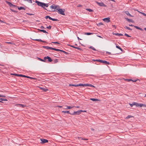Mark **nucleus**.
<instances>
[{"instance_id": "31", "label": "nucleus", "mask_w": 146, "mask_h": 146, "mask_svg": "<svg viewBox=\"0 0 146 146\" xmlns=\"http://www.w3.org/2000/svg\"><path fill=\"white\" fill-rule=\"evenodd\" d=\"M134 105L136 106L137 107H139V104L136 102H134Z\"/></svg>"}, {"instance_id": "30", "label": "nucleus", "mask_w": 146, "mask_h": 146, "mask_svg": "<svg viewBox=\"0 0 146 146\" xmlns=\"http://www.w3.org/2000/svg\"><path fill=\"white\" fill-rule=\"evenodd\" d=\"M134 105L136 106L137 107H139V104L136 102H134Z\"/></svg>"}, {"instance_id": "38", "label": "nucleus", "mask_w": 146, "mask_h": 146, "mask_svg": "<svg viewBox=\"0 0 146 146\" xmlns=\"http://www.w3.org/2000/svg\"><path fill=\"white\" fill-rule=\"evenodd\" d=\"M90 48L92 49L93 50H95V51H96V50L92 46H90Z\"/></svg>"}, {"instance_id": "20", "label": "nucleus", "mask_w": 146, "mask_h": 146, "mask_svg": "<svg viewBox=\"0 0 146 146\" xmlns=\"http://www.w3.org/2000/svg\"><path fill=\"white\" fill-rule=\"evenodd\" d=\"M17 105L18 106H19L20 107H22V108H24L25 107V106L23 104H17Z\"/></svg>"}, {"instance_id": "37", "label": "nucleus", "mask_w": 146, "mask_h": 146, "mask_svg": "<svg viewBox=\"0 0 146 146\" xmlns=\"http://www.w3.org/2000/svg\"><path fill=\"white\" fill-rule=\"evenodd\" d=\"M134 102H133L132 104H129L130 105V106L131 107H132L134 105Z\"/></svg>"}, {"instance_id": "53", "label": "nucleus", "mask_w": 146, "mask_h": 146, "mask_svg": "<svg viewBox=\"0 0 146 146\" xmlns=\"http://www.w3.org/2000/svg\"><path fill=\"white\" fill-rule=\"evenodd\" d=\"M82 111H81V112H86V110H82Z\"/></svg>"}, {"instance_id": "26", "label": "nucleus", "mask_w": 146, "mask_h": 146, "mask_svg": "<svg viewBox=\"0 0 146 146\" xmlns=\"http://www.w3.org/2000/svg\"><path fill=\"white\" fill-rule=\"evenodd\" d=\"M45 18L46 19H47L48 18L50 20H51V19H52V18H51L50 17L48 16H46L45 17Z\"/></svg>"}, {"instance_id": "36", "label": "nucleus", "mask_w": 146, "mask_h": 146, "mask_svg": "<svg viewBox=\"0 0 146 146\" xmlns=\"http://www.w3.org/2000/svg\"><path fill=\"white\" fill-rule=\"evenodd\" d=\"M138 12L140 13L141 14L143 15L144 16L146 17V14H145V13H142L139 11H138Z\"/></svg>"}, {"instance_id": "28", "label": "nucleus", "mask_w": 146, "mask_h": 146, "mask_svg": "<svg viewBox=\"0 0 146 146\" xmlns=\"http://www.w3.org/2000/svg\"><path fill=\"white\" fill-rule=\"evenodd\" d=\"M86 9L90 12H92L93 11V10L91 9Z\"/></svg>"}, {"instance_id": "4", "label": "nucleus", "mask_w": 146, "mask_h": 146, "mask_svg": "<svg viewBox=\"0 0 146 146\" xmlns=\"http://www.w3.org/2000/svg\"><path fill=\"white\" fill-rule=\"evenodd\" d=\"M50 8L52 9H56L58 11L59 9V6L53 5L50 6Z\"/></svg>"}, {"instance_id": "22", "label": "nucleus", "mask_w": 146, "mask_h": 146, "mask_svg": "<svg viewBox=\"0 0 146 146\" xmlns=\"http://www.w3.org/2000/svg\"><path fill=\"white\" fill-rule=\"evenodd\" d=\"M145 106V105L143 104H139V107H142V106Z\"/></svg>"}, {"instance_id": "62", "label": "nucleus", "mask_w": 146, "mask_h": 146, "mask_svg": "<svg viewBox=\"0 0 146 146\" xmlns=\"http://www.w3.org/2000/svg\"><path fill=\"white\" fill-rule=\"evenodd\" d=\"M2 46L1 45V44H0V48H2Z\"/></svg>"}, {"instance_id": "25", "label": "nucleus", "mask_w": 146, "mask_h": 146, "mask_svg": "<svg viewBox=\"0 0 146 146\" xmlns=\"http://www.w3.org/2000/svg\"><path fill=\"white\" fill-rule=\"evenodd\" d=\"M94 34L93 33H85V34L87 35H92Z\"/></svg>"}, {"instance_id": "8", "label": "nucleus", "mask_w": 146, "mask_h": 146, "mask_svg": "<svg viewBox=\"0 0 146 146\" xmlns=\"http://www.w3.org/2000/svg\"><path fill=\"white\" fill-rule=\"evenodd\" d=\"M46 59H47L48 60V61L49 62H51L52 60L51 59V58L50 57L48 56L45 57H44V60H46Z\"/></svg>"}, {"instance_id": "41", "label": "nucleus", "mask_w": 146, "mask_h": 146, "mask_svg": "<svg viewBox=\"0 0 146 146\" xmlns=\"http://www.w3.org/2000/svg\"><path fill=\"white\" fill-rule=\"evenodd\" d=\"M52 43H54V44H60L57 42H52Z\"/></svg>"}, {"instance_id": "40", "label": "nucleus", "mask_w": 146, "mask_h": 146, "mask_svg": "<svg viewBox=\"0 0 146 146\" xmlns=\"http://www.w3.org/2000/svg\"><path fill=\"white\" fill-rule=\"evenodd\" d=\"M51 26L50 25H49L48 27H46V28H47L48 29H51Z\"/></svg>"}, {"instance_id": "64", "label": "nucleus", "mask_w": 146, "mask_h": 146, "mask_svg": "<svg viewBox=\"0 0 146 146\" xmlns=\"http://www.w3.org/2000/svg\"><path fill=\"white\" fill-rule=\"evenodd\" d=\"M112 26H113V27H115V28H116V27H115V25H112Z\"/></svg>"}, {"instance_id": "7", "label": "nucleus", "mask_w": 146, "mask_h": 146, "mask_svg": "<svg viewBox=\"0 0 146 146\" xmlns=\"http://www.w3.org/2000/svg\"><path fill=\"white\" fill-rule=\"evenodd\" d=\"M40 140L41 141V143H47L48 142V141L46 139H40Z\"/></svg>"}, {"instance_id": "48", "label": "nucleus", "mask_w": 146, "mask_h": 146, "mask_svg": "<svg viewBox=\"0 0 146 146\" xmlns=\"http://www.w3.org/2000/svg\"><path fill=\"white\" fill-rule=\"evenodd\" d=\"M27 78H30L31 79H34V78H33L31 77H30L28 76H27Z\"/></svg>"}, {"instance_id": "49", "label": "nucleus", "mask_w": 146, "mask_h": 146, "mask_svg": "<svg viewBox=\"0 0 146 146\" xmlns=\"http://www.w3.org/2000/svg\"><path fill=\"white\" fill-rule=\"evenodd\" d=\"M134 27L137 29H139L140 28L137 26H134Z\"/></svg>"}, {"instance_id": "59", "label": "nucleus", "mask_w": 146, "mask_h": 146, "mask_svg": "<svg viewBox=\"0 0 146 146\" xmlns=\"http://www.w3.org/2000/svg\"><path fill=\"white\" fill-rule=\"evenodd\" d=\"M137 80H131V81H132L133 82H136Z\"/></svg>"}, {"instance_id": "15", "label": "nucleus", "mask_w": 146, "mask_h": 146, "mask_svg": "<svg viewBox=\"0 0 146 146\" xmlns=\"http://www.w3.org/2000/svg\"><path fill=\"white\" fill-rule=\"evenodd\" d=\"M40 88L41 90H43L45 92H46L48 90L47 89H46L44 88L40 87Z\"/></svg>"}, {"instance_id": "33", "label": "nucleus", "mask_w": 146, "mask_h": 146, "mask_svg": "<svg viewBox=\"0 0 146 146\" xmlns=\"http://www.w3.org/2000/svg\"><path fill=\"white\" fill-rule=\"evenodd\" d=\"M0 100L2 101H7V100L5 99H3V98H0Z\"/></svg>"}, {"instance_id": "51", "label": "nucleus", "mask_w": 146, "mask_h": 146, "mask_svg": "<svg viewBox=\"0 0 146 146\" xmlns=\"http://www.w3.org/2000/svg\"><path fill=\"white\" fill-rule=\"evenodd\" d=\"M40 28L41 29H44V27L42 26H41L40 27Z\"/></svg>"}, {"instance_id": "61", "label": "nucleus", "mask_w": 146, "mask_h": 146, "mask_svg": "<svg viewBox=\"0 0 146 146\" xmlns=\"http://www.w3.org/2000/svg\"><path fill=\"white\" fill-rule=\"evenodd\" d=\"M99 25H102L103 24L102 23H99Z\"/></svg>"}, {"instance_id": "19", "label": "nucleus", "mask_w": 146, "mask_h": 146, "mask_svg": "<svg viewBox=\"0 0 146 146\" xmlns=\"http://www.w3.org/2000/svg\"><path fill=\"white\" fill-rule=\"evenodd\" d=\"M86 86H88L92 87H95L93 85L91 84H86Z\"/></svg>"}, {"instance_id": "12", "label": "nucleus", "mask_w": 146, "mask_h": 146, "mask_svg": "<svg viewBox=\"0 0 146 146\" xmlns=\"http://www.w3.org/2000/svg\"><path fill=\"white\" fill-rule=\"evenodd\" d=\"M7 3L11 7H15V6L12 4L10 2L7 1Z\"/></svg>"}, {"instance_id": "2", "label": "nucleus", "mask_w": 146, "mask_h": 146, "mask_svg": "<svg viewBox=\"0 0 146 146\" xmlns=\"http://www.w3.org/2000/svg\"><path fill=\"white\" fill-rule=\"evenodd\" d=\"M94 61H98L104 64H110L109 62H108L107 61L105 60H94Z\"/></svg>"}, {"instance_id": "60", "label": "nucleus", "mask_w": 146, "mask_h": 146, "mask_svg": "<svg viewBox=\"0 0 146 146\" xmlns=\"http://www.w3.org/2000/svg\"><path fill=\"white\" fill-rule=\"evenodd\" d=\"M23 75H19V76H22V77H23Z\"/></svg>"}, {"instance_id": "9", "label": "nucleus", "mask_w": 146, "mask_h": 146, "mask_svg": "<svg viewBox=\"0 0 146 146\" xmlns=\"http://www.w3.org/2000/svg\"><path fill=\"white\" fill-rule=\"evenodd\" d=\"M103 21L104 22L108 23L110 22V18H106L104 19H103Z\"/></svg>"}, {"instance_id": "6", "label": "nucleus", "mask_w": 146, "mask_h": 146, "mask_svg": "<svg viewBox=\"0 0 146 146\" xmlns=\"http://www.w3.org/2000/svg\"><path fill=\"white\" fill-rule=\"evenodd\" d=\"M96 3L98 4L100 6L102 7H106V5H105L103 3H99L98 2H96Z\"/></svg>"}, {"instance_id": "58", "label": "nucleus", "mask_w": 146, "mask_h": 146, "mask_svg": "<svg viewBox=\"0 0 146 146\" xmlns=\"http://www.w3.org/2000/svg\"><path fill=\"white\" fill-rule=\"evenodd\" d=\"M13 75H15L16 76H19V75L17 74H13Z\"/></svg>"}, {"instance_id": "39", "label": "nucleus", "mask_w": 146, "mask_h": 146, "mask_svg": "<svg viewBox=\"0 0 146 146\" xmlns=\"http://www.w3.org/2000/svg\"><path fill=\"white\" fill-rule=\"evenodd\" d=\"M133 117L132 116H131V115H128V116H127L126 117V118L127 119H129V118Z\"/></svg>"}, {"instance_id": "11", "label": "nucleus", "mask_w": 146, "mask_h": 146, "mask_svg": "<svg viewBox=\"0 0 146 146\" xmlns=\"http://www.w3.org/2000/svg\"><path fill=\"white\" fill-rule=\"evenodd\" d=\"M66 106V108H64V109H66V110L71 109L73 108L74 107V106Z\"/></svg>"}, {"instance_id": "18", "label": "nucleus", "mask_w": 146, "mask_h": 146, "mask_svg": "<svg viewBox=\"0 0 146 146\" xmlns=\"http://www.w3.org/2000/svg\"><path fill=\"white\" fill-rule=\"evenodd\" d=\"M18 9L19 10H20L21 9H23V10H25V9L24 7H18Z\"/></svg>"}, {"instance_id": "35", "label": "nucleus", "mask_w": 146, "mask_h": 146, "mask_svg": "<svg viewBox=\"0 0 146 146\" xmlns=\"http://www.w3.org/2000/svg\"><path fill=\"white\" fill-rule=\"evenodd\" d=\"M116 47L119 49V50H121V51H122V49L119 46H116Z\"/></svg>"}, {"instance_id": "44", "label": "nucleus", "mask_w": 146, "mask_h": 146, "mask_svg": "<svg viewBox=\"0 0 146 146\" xmlns=\"http://www.w3.org/2000/svg\"><path fill=\"white\" fill-rule=\"evenodd\" d=\"M51 20H52V21H57L58 20L57 19H53L52 18V19H51Z\"/></svg>"}, {"instance_id": "57", "label": "nucleus", "mask_w": 146, "mask_h": 146, "mask_svg": "<svg viewBox=\"0 0 146 146\" xmlns=\"http://www.w3.org/2000/svg\"><path fill=\"white\" fill-rule=\"evenodd\" d=\"M97 36L98 37H100V38H102V37H101V36H98V35H97Z\"/></svg>"}, {"instance_id": "13", "label": "nucleus", "mask_w": 146, "mask_h": 146, "mask_svg": "<svg viewBox=\"0 0 146 146\" xmlns=\"http://www.w3.org/2000/svg\"><path fill=\"white\" fill-rule=\"evenodd\" d=\"M125 13L127 15L130 16V17H133V16H132V15H131L129 13V12L128 11H125Z\"/></svg>"}, {"instance_id": "29", "label": "nucleus", "mask_w": 146, "mask_h": 146, "mask_svg": "<svg viewBox=\"0 0 146 146\" xmlns=\"http://www.w3.org/2000/svg\"><path fill=\"white\" fill-rule=\"evenodd\" d=\"M38 59L41 61L44 62H45V60H44V59H42L40 58H38Z\"/></svg>"}, {"instance_id": "21", "label": "nucleus", "mask_w": 146, "mask_h": 146, "mask_svg": "<svg viewBox=\"0 0 146 146\" xmlns=\"http://www.w3.org/2000/svg\"><path fill=\"white\" fill-rule=\"evenodd\" d=\"M78 86H86V84H78Z\"/></svg>"}, {"instance_id": "63", "label": "nucleus", "mask_w": 146, "mask_h": 146, "mask_svg": "<svg viewBox=\"0 0 146 146\" xmlns=\"http://www.w3.org/2000/svg\"><path fill=\"white\" fill-rule=\"evenodd\" d=\"M58 107H59V108H62V106H58Z\"/></svg>"}, {"instance_id": "14", "label": "nucleus", "mask_w": 146, "mask_h": 146, "mask_svg": "<svg viewBox=\"0 0 146 146\" xmlns=\"http://www.w3.org/2000/svg\"><path fill=\"white\" fill-rule=\"evenodd\" d=\"M90 100L94 101H98L99 100L98 99L91 98Z\"/></svg>"}, {"instance_id": "27", "label": "nucleus", "mask_w": 146, "mask_h": 146, "mask_svg": "<svg viewBox=\"0 0 146 146\" xmlns=\"http://www.w3.org/2000/svg\"><path fill=\"white\" fill-rule=\"evenodd\" d=\"M125 19L128 21L129 22H132V20L131 19H129L127 18H125Z\"/></svg>"}, {"instance_id": "3", "label": "nucleus", "mask_w": 146, "mask_h": 146, "mask_svg": "<svg viewBox=\"0 0 146 146\" xmlns=\"http://www.w3.org/2000/svg\"><path fill=\"white\" fill-rule=\"evenodd\" d=\"M65 11V9H60L58 10V13L60 14H61L63 15H64V12Z\"/></svg>"}, {"instance_id": "24", "label": "nucleus", "mask_w": 146, "mask_h": 146, "mask_svg": "<svg viewBox=\"0 0 146 146\" xmlns=\"http://www.w3.org/2000/svg\"><path fill=\"white\" fill-rule=\"evenodd\" d=\"M62 112L64 113H70L69 111H62Z\"/></svg>"}, {"instance_id": "56", "label": "nucleus", "mask_w": 146, "mask_h": 146, "mask_svg": "<svg viewBox=\"0 0 146 146\" xmlns=\"http://www.w3.org/2000/svg\"><path fill=\"white\" fill-rule=\"evenodd\" d=\"M27 76H26L25 75H23V77H24L27 78Z\"/></svg>"}, {"instance_id": "45", "label": "nucleus", "mask_w": 146, "mask_h": 146, "mask_svg": "<svg viewBox=\"0 0 146 146\" xmlns=\"http://www.w3.org/2000/svg\"><path fill=\"white\" fill-rule=\"evenodd\" d=\"M74 48H76V49H77L79 50H81V49L80 48H79V47H74Z\"/></svg>"}, {"instance_id": "16", "label": "nucleus", "mask_w": 146, "mask_h": 146, "mask_svg": "<svg viewBox=\"0 0 146 146\" xmlns=\"http://www.w3.org/2000/svg\"><path fill=\"white\" fill-rule=\"evenodd\" d=\"M53 50H55L56 51H60L61 52H64V51H63L62 50H60V49H58L55 48H53Z\"/></svg>"}, {"instance_id": "23", "label": "nucleus", "mask_w": 146, "mask_h": 146, "mask_svg": "<svg viewBox=\"0 0 146 146\" xmlns=\"http://www.w3.org/2000/svg\"><path fill=\"white\" fill-rule=\"evenodd\" d=\"M39 31H40V32H43L44 33H47L46 31L44 30H40V29H38V30Z\"/></svg>"}, {"instance_id": "55", "label": "nucleus", "mask_w": 146, "mask_h": 146, "mask_svg": "<svg viewBox=\"0 0 146 146\" xmlns=\"http://www.w3.org/2000/svg\"><path fill=\"white\" fill-rule=\"evenodd\" d=\"M81 138L82 137H78L77 138L78 139H81Z\"/></svg>"}, {"instance_id": "42", "label": "nucleus", "mask_w": 146, "mask_h": 146, "mask_svg": "<svg viewBox=\"0 0 146 146\" xmlns=\"http://www.w3.org/2000/svg\"><path fill=\"white\" fill-rule=\"evenodd\" d=\"M125 80L126 81H127L128 82H130V81H131L132 80L131 79H125Z\"/></svg>"}, {"instance_id": "32", "label": "nucleus", "mask_w": 146, "mask_h": 146, "mask_svg": "<svg viewBox=\"0 0 146 146\" xmlns=\"http://www.w3.org/2000/svg\"><path fill=\"white\" fill-rule=\"evenodd\" d=\"M124 28L125 29H128V30H131L132 29H130V28H129V27H127V26H125L124 27Z\"/></svg>"}, {"instance_id": "46", "label": "nucleus", "mask_w": 146, "mask_h": 146, "mask_svg": "<svg viewBox=\"0 0 146 146\" xmlns=\"http://www.w3.org/2000/svg\"><path fill=\"white\" fill-rule=\"evenodd\" d=\"M125 35L126 36H127L128 37H130L131 36H129V35H128V34H125Z\"/></svg>"}, {"instance_id": "54", "label": "nucleus", "mask_w": 146, "mask_h": 146, "mask_svg": "<svg viewBox=\"0 0 146 146\" xmlns=\"http://www.w3.org/2000/svg\"><path fill=\"white\" fill-rule=\"evenodd\" d=\"M106 53L108 54H111V52H107Z\"/></svg>"}, {"instance_id": "52", "label": "nucleus", "mask_w": 146, "mask_h": 146, "mask_svg": "<svg viewBox=\"0 0 146 146\" xmlns=\"http://www.w3.org/2000/svg\"><path fill=\"white\" fill-rule=\"evenodd\" d=\"M81 140H87L88 139H86L83 138H81Z\"/></svg>"}, {"instance_id": "34", "label": "nucleus", "mask_w": 146, "mask_h": 146, "mask_svg": "<svg viewBox=\"0 0 146 146\" xmlns=\"http://www.w3.org/2000/svg\"><path fill=\"white\" fill-rule=\"evenodd\" d=\"M69 86H74L75 87H77L78 86V84L77 85H74V84H69Z\"/></svg>"}, {"instance_id": "47", "label": "nucleus", "mask_w": 146, "mask_h": 146, "mask_svg": "<svg viewBox=\"0 0 146 146\" xmlns=\"http://www.w3.org/2000/svg\"><path fill=\"white\" fill-rule=\"evenodd\" d=\"M5 97V96L0 94V98H1V97H4V98Z\"/></svg>"}, {"instance_id": "10", "label": "nucleus", "mask_w": 146, "mask_h": 146, "mask_svg": "<svg viewBox=\"0 0 146 146\" xmlns=\"http://www.w3.org/2000/svg\"><path fill=\"white\" fill-rule=\"evenodd\" d=\"M43 47L45 48H46L48 50L50 49V50H53V48L50 47H49L48 46H43Z\"/></svg>"}, {"instance_id": "5", "label": "nucleus", "mask_w": 146, "mask_h": 146, "mask_svg": "<svg viewBox=\"0 0 146 146\" xmlns=\"http://www.w3.org/2000/svg\"><path fill=\"white\" fill-rule=\"evenodd\" d=\"M81 111H82V110H80L76 111H74L73 113L70 114L72 115H79L81 113Z\"/></svg>"}, {"instance_id": "50", "label": "nucleus", "mask_w": 146, "mask_h": 146, "mask_svg": "<svg viewBox=\"0 0 146 146\" xmlns=\"http://www.w3.org/2000/svg\"><path fill=\"white\" fill-rule=\"evenodd\" d=\"M35 40L37 41H40L41 42H42V41L41 40H39V39H35Z\"/></svg>"}, {"instance_id": "1", "label": "nucleus", "mask_w": 146, "mask_h": 146, "mask_svg": "<svg viewBox=\"0 0 146 146\" xmlns=\"http://www.w3.org/2000/svg\"><path fill=\"white\" fill-rule=\"evenodd\" d=\"M35 2L38 6H41L43 8H44L45 7H47L48 6V4L47 3H43L40 2L37 0H36Z\"/></svg>"}, {"instance_id": "17", "label": "nucleus", "mask_w": 146, "mask_h": 146, "mask_svg": "<svg viewBox=\"0 0 146 146\" xmlns=\"http://www.w3.org/2000/svg\"><path fill=\"white\" fill-rule=\"evenodd\" d=\"M113 35H115L118 36H123V35L121 34H119V33H114L113 34Z\"/></svg>"}, {"instance_id": "43", "label": "nucleus", "mask_w": 146, "mask_h": 146, "mask_svg": "<svg viewBox=\"0 0 146 146\" xmlns=\"http://www.w3.org/2000/svg\"><path fill=\"white\" fill-rule=\"evenodd\" d=\"M5 43H7V44H13V43L11 42H5Z\"/></svg>"}]
</instances>
